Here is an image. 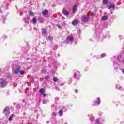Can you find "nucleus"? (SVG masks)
<instances>
[{"label": "nucleus", "instance_id": "nucleus-1", "mask_svg": "<svg viewBox=\"0 0 124 124\" xmlns=\"http://www.w3.org/2000/svg\"><path fill=\"white\" fill-rule=\"evenodd\" d=\"M8 82L6 81V80L4 79H0V86L1 87V88H3L5 87L7 85V83Z\"/></svg>", "mask_w": 124, "mask_h": 124}, {"label": "nucleus", "instance_id": "nucleus-2", "mask_svg": "<svg viewBox=\"0 0 124 124\" xmlns=\"http://www.w3.org/2000/svg\"><path fill=\"white\" fill-rule=\"evenodd\" d=\"M3 113L5 116H8L10 114V111H9V107H6L3 110Z\"/></svg>", "mask_w": 124, "mask_h": 124}, {"label": "nucleus", "instance_id": "nucleus-3", "mask_svg": "<svg viewBox=\"0 0 124 124\" xmlns=\"http://www.w3.org/2000/svg\"><path fill=\"white\" fill-rule=\"evenodd\" d=\"M12 72H13V73H15L16 74H18V73H19V72H20V67L17 66L15 68H13Z\"/></svg>", "mask_w": 124, "mask_h": 124}, {"label": "nucleus", "instance_id": "nucleus-4", "mask_svg": "<svg viewBox=\"0 0 124 124\" xmlns=\"http://www.w3.org/2000/svg\"><path fill=\"white\" fill-rule=\"evenodd\" d=\"M100 104V98H97V100L93 103V105L96 106V105H99Z\"/></svg>", "mask_w": 124, "mask_h": 124}, {"label": "nucleus", "instance_id": "nucleus-5", "mask_svg": "<svg viewBox=\"0 0 124 124\" xmlns=\"http://www.w3.org/2000/svg\"><path fill=\"white\" fill-rule=\"evenodd\" d=\"M73 37L71 36H68V37H67L66 38V41H67V43L68 44H69V42H71V41H73Z\"/></svg>", "mask_w": 124, "mask_h": 124}, {"label": "nucleus", "instance_id": "nucleus-6", "mask_svg": "<svg viewBox=\"0 0 124 124\" xmlns=\"http://www.w3.org/2000/svg\"><path fill=\"white\" fill-rule=\"evenodd\" d=\"M89 20V16H83L82 17V22H87Z\"/></svg>", "mask_w": 124, "mask_h": 124}, {"label": "nucleus", "instance_id": "nucleus-7", "mask_svg": "<svg viewBox=\"0 0 124 124\" xmlns=\"http://www.w3.org/2000/svg\"><path fill=\"white\" fill-rule=\"evenodd\" d=\"M42 33L43 36H46V35H47L46 31L45 29L43 28L42 29Z\"/></svg>", "mask_w": 124, "mask_h": 124}, {"label": "nucleus", "instance_id": "nucleus-8", "mask_svg": "<svg viewBox=\"0 0 124 124\" xmlns=\"http://www.w3.org/2000/svg\"><path fill=\"white\" fill-rule=\"evenodd\" d=\"M77 11V5L75 4L73 7V13H75Z\"/></svg>", "mask_w": 124, "mask_h": 124}, {"label": "nucleus", "instance_id": "nucleus-9", "mask_svg": "<svg viewBox=\"0 0 124 124\" xmlns=\"http://www.w3.org/2000/svg\"><path fill=\"white\" fill-rule=\"evenodd\" d=\"M78 24H79V21L78 20H75L72 22V25H73L74 26L78 25Z\"/></svg>", "mask_w": 124, "mask_h": 124}, {"label": "nucleus", "instance_id": "nucleus-10", "mask_svg": "<svg viewBox=\"0 0 124 124\" xmlns=\"http://www.w3.org/2000/svg\"><path fill=\"white\" fill-rule=\"evenodd\" d=\"M53 37L52 36H48L46 37V40H49V41H52L53 40Z\"/></svg>", "mask_w": 124, "mask_h": 124}, {"label": "nucleus", "instance_id": "nucleus-11", "mask_svg": "<svg viewBox=\"0 0 124 124\" xmlns=\"http://www.w3.org/2000/svg\"><path fill=\"white\" fill-rule=\"evenodd\" d=\"M80 73L78 71H77L76 72L74 73V77H75V78H76L77 76H78V75H80Z\"/></svg>", "mask_w": 124, "mask_h": 124}, {"label": "nucleus", "instance_id": "nucleus-12", "mask_svg": "<svg viewBox=\"0 0 124 124\" xmlns=\"http://www.w3.org/2000/svg\"><path fill=\"white\" fill-rule=\"evenodd\" d=\"M108 16H104L102 17V20L103 21H106V20H108Z\"/></svg>", "mask_w": 124, "mask_h": 124}, {"label": "nucleus", "instance_id": "nucleus-13", "mask_svg": "<svg viewBox=\"0 0 124 124\" xmlns=\"http://www.w3.org/2000/svg\"><path fill=\"white\" fill-rule=\"evenodd\" d=\"M42 14L43 15H47L48 14V10H45V11H43Z\"/></svg>", "mask_w": 124, "mask_h": 124}, {"label": "nucleus", "instance_id": "nucleus-14", "mask_svg": "<svg viewBox=\"0 0 124 124\" xmlns=\"http://www.w3.org/2000/svg\"><path fill=\"white\" fill-rule=\"evenodd\" d=\"M63 13L64 15H68V11H66V10H63Z\"/></svg>", "mask_w": 124, "mask_h": 124}, {"label": "nucleus", "instance_id": "nucleus-15", "mask_svg": "<svg viewBox=\"0 0 124 124\" xmlns=\"http://www.w3.org/2000/svg\"><path fill=\"white\" fill-rule=\"evenodd\" d=\"M58 114L59 115V116H62V115H63V111H62V110H60Z\"/></svg>", "mask_w": 124, "mask_h": 124}, {"label": "nucleus", "instance_id": "nucleus-16", "mask_svg": "<svg viewBox=\"0 0 124 124\" xmlns=\"http://www.w3.org/2000/svg\"><path fill=\"white\" fill-rule=\"evenodd\" d=\"M112 8L113 9H115V6H114L113 5H110L108 6V9H111Z\"/></svg>", "mask_w": 124, "mask_h": 124}, {"label": "nucleus", "instance_id": "nucleus-17", "mask_svg": "<svg viewBox=\"0 0 124 124\" xmlns=\"http://www.w3.org/2000/svg\"><path fill=\"white\" fill-rule=\"evenodd\" d=\"M116 89H118L119 90H121V91H124V89L122 88L120 86V85H116Z\"/></svg>", "mask_w": 124, "mask_h": 124}, {"label": "nucleus", "instance_id": "nucleus-18", "mask_svg": "<svg viewBox=\"0 0 124 124\" xmlns=\"http://www.w3.org/2000/svg\"><path fill=\"white\" fill-rule=\"evenodd\" d=\"M108 0H103V4L106 5L107 3H108Z\"/></svg>", "mask_w": 124, "mask_h": 124}, {"label": "nucleus", "instance_id": "nucleus-19", "mask_svg": "<svg viewBox=\"0 0 124 124\" xmlns=\"http://www.w3.org/2000/svg\"><path fill=\"white\" fill-rule=\"evenodd\" d=\"M45 90H44V89L41 88L39 89V93H42L44 92H45Z\"/></svg>", "mask_w": 124, "mask_h": 124}, {"label": "nucleus", "instance_id": "nucleus-20", "mask_svg": "<svg viewBox=\"0 0 124 124\" xmlns=\"http://www.w3.org/2000/svg\"><path fill=\"white\" fill-rule=\"evenodd\" d=\"M44 79L45 80H49V79H50V77L49 76H46L44 77Z\"/></svg>", "mask_w": 124, "mask_h": 124}, {"label": "nucleus", "instance_id": "nucleus-21", "mask_svg": "<svg viewBox=\"0 0 124 124\" xmlns=\"http://www.w3.org/2000/svg\"><path fill=\"white\" fill-rule=\"evenodd\" d=\"M53 81H54V82H58V78H57V77L53 78Z\"/></svg>", "mask_w": 124, "mask_h": 124}, {"label": "nucleus", "instance_id": "nucleus-22", "mask_svg": "<svg viewBox=\"0 0 124 124\" xmlns=\"http://www.w3.org/2000/svg\"><path fill=\"white\" fill-rule=\"evenodd\" d=\"M24 21L25 22V23H27V24H28L29 20V17H27L26 19L24 18Z\"/></svg>", "mask_w": 124, "mask_h": 124}, {"label": "nucleus", "instance_id": "nucleus-23", "mask_svg": "<svg viewBox=\"0 0 124 124\" xmlns=\"http://www.w3.org/2000/svg\"><path fill=\"white\" fill-rule=\"evenodd\" d=\"M29 15H31V16H32V15H33V12L31 10L29 11Z\"/></svg>", "mask_w": 124, "mask_h": 124}, {"label": "nucleus", "instance_id": "nucleus-24", "mask_svg": "<svg viewBox=\"0 0 124 124\" xmlns=\"http://www.w3.org/2000/svg\"><path fill=\"white\" fill-rule=\"evenodd\" d=\"M33 21V23H34V24H35L36 23V22H37V20L36 19V18H34L32 20Z\"/></svg>", "mask_w": 124, "mask_h": 124}, {"label": "nucleus", "instance_id": "nucleus-25", "mask_svg": "<svg viewBox=\"0 0 124 124\" xmlns=\"http://www.w3.org/2000/svg\"><path fill=\"white\" fill-rule=\"evenodd\" d=\"M19 73L21 75H23V74H24L25 71L24 70L19 71Z\"/></svg>", "mask_w": 124, "mask_h": 124}, {"label": "nucleus", "instance_id": "nucleus-26", "mask_svg": "<svg viewBox=\"0 0 124 124\" xmlns=\"http://www.w3.org/2000/svg\"><path fill=\"white\" fill-rule=\"evenodd\" d=\"M51 116H53V117H56L57 116V113H56V112H53Z\"/></svg>", "mask_w": 124, "mask_h": 124}, {"label": "nucleus", "instance_id": "nucleus-27", "mask_svg": "<svg viewBox=\"0 0 124 124\" xmlns=\"http://www.w3.org/2000/svg\"><path fill=\"white\" fill-rule=\"evenodd\" d=\"M13 116H14V115L12 114L10 118H9V121H12V118H13Z\"/></svg>", "mask_w": 124, "mask_h": 124}, {"label": "nucleus", "instance_id": "nucleus-28", "mask_svg": "<svg viewBox=\"0 0 124 124\" xmlns=\"http://www.w3.org/2000/svg\"><path fill=\"white\" fill-rule=\"evenodd\" d=\"M1 19H2V20H3V21H5V20H6V18H5V16H2Z\"/></svg>", "mask_w": 124, "mask_h": 124}, {"label": "nucleus", "instance_id": "nucleus-29", "mask_svg": "<svg viewBox=\"0 0 124 124\" xmlns=\"http://www.w3.org/2000/svg\"><path fill=\"white\" fill-rule=\"evenodd\" d=\"M41 73H45L46 72V70H44V69H43L41 71Z\"/></svg>", "mask_w": 124, "mask_h": 124}, {"label": "nucleus", "instance_id": "nucleus-30", "mask_svg": "<svg viewBox=\"0 0 124 124\" xmlns=\"http://www.w3.org/2000/svg\"><path fill=\"white\" fill-rule=\"evenodd\" d=\"M105 56H106V54H105V53H103L101 54L102 58L105 57Z\"/></svg>", "mask_w": 124, "mask_h": 124}, {"label": "nucleus", "instance_id": "nucleus-31", "mask_svg": "<svg viewBox=\"0 0 124 124\" xmlns=\"http://www.w3.org/2000/svg\"><path fill=\"white\" fill-rule=\"evenodd\" d=\"M57 27H58V29H62V26L60 25H57Z\"/></svg>", "mask_w": 124, "mask_h": 124}, {"label": "nucleus", "instance_id": "nucleus-32", "mask_svg": "<svg viewBox=\"0 0 124 124\" xmlns=\"http://www.w3.org/2000/svg\"><path fill=\"white\" fill-rule=\"evenodd\" d=\"M91 16L92 17H93V16H94V13L93 12L91 13Z\"/></svg>", "mask_w": 124, "mask_h": 124}, {"label": "nucleus", "instance_id": "nucleus-33", "mask_svg": "<svg viewBox=\"0 0 124 124\" xmlns=\"http://www.w3.org/2000/svg\"><path fill=\"white\" fill-rule=\"evenodd\" d=\"M121 58V56H118L117 57H116V59L117 60H120V59Z\"/></svg>", "mask_w": 124, "mask_h": 124}, {"label": "nucleus", "instance_id": "nucleus-34", "mask_svg": "<svg viewBox=\"0 0 124 124\" xmlns=\"http://www.w3.org/2000/svg\"><path fill=\"white\" fill-rule=\"evenodd\" d=\"M93 120H94V118H93V117L90 118V120L91 121V122H93Z\"/></svg>", "mask_w": 124, "mask_h": 124}, {"label": "nucleus", "instance_id": "nucleus-35", "mask_svg": "<svg viewBox=\"0 0 124 124\" xmlns=\"http://www.w3.org/2000/svg\"><path fill=\"white\" fill-rule=\"evenodd\" d=\"M98 123H99V120L97 119V120H96V124H98Z\"/></svg>", "mask_w": 124, "mask_h": 124}, {"label": "nucleus", "instance_id": "nucleus-36", "mask_svg": "<svg viewBox=\"0 0 124 124\" xmlns=\"http://www.w3.org/2000/svg\"><path fill=\"white\" fill-rule=\"evenodd\" d=\"M75 93H78V90L75 89Z\"/></svg>", "mask_w": 124, "mask_h": 124}, {"label": "nucleus", "instance_id": "nucleus-37", "mask_svg": "<svg viewBox=\"0 0 124 124\" xmlns=\"http://www.w3.org/2000/svg\"><path fill=\"white\" fill-rule=\"evenodd\" d=\"M41 95H43L44 97H45V96H46V94L44 93H42Z\"/></svg>", "mask_w": 124, "mask_h": 124}, {"label": "nucleus", "instance_id": "nucleus-38", "mask_svg": "<svg viewBox=\"0 0 124 124\" xmlns=\"http://www.w3.org/2000/svg\"><path fill=\"white\" fill-rule=\"evenodd\" d=\"M23 15V12H20V16H22Z\"/></svg>", "mask_w": 124, "mask_h": 124}, {"label": "nucleus", "instance_id": "nucleus-39", "mask_svg": "<svg viewBox=\"0 0 124 124\" xmlns=\"http://www.w3.org/2000/svg\"><path fill=\"white\" fill-rule=\"evenodd\" d=\"M55 99H56V100H59V98H58V97L56 98Z\"/></svg>", "mask_w": 124, "mask_h": 124}, {"label": "nucleus", "instance_id": "nucleus-40", "mask_svg": "<svg viewBox=\"0 0 124 124\" xmlns=\"http://www.w3.org/2000/svg\"><path fill=\"white\" fill-rule=\"evenodd\" d=\"M0 12H2V11H1V9L0 8Z\"/></svg>", "mask_w": 124, "mask_h": 124}, {"label": "nucleus", "instance_id": "nucleus-41", "mask_svg": "<svg viewBox=\"0 0 124 124\" xmlns=\"http://www.w3.org/2000/svg\"><path fill=\"white\" fill-rule=\"evenodd\" d=\"M123 73H124V70L122 71Z\"/></svg>", "mask_w": 124, "mask_h": 124}, {"label": "nucleus", "instance_id": "nucleus-42", "mask_svg": "<svg viewBox=\"0 0 124 124\" xmlns=\"http://www.w3.org/2000/svg\"><path fill=\"white\" fill-rule=\"evenodd\" d=\"M64 108H65V107H63L62 108V109H63Z\"/></svg>", "mask_w": 124, "mask_h": 124}, {"label": "nucleus", "instance_id": "nucleus-43", "mask_svg": "<svg viewBox=\"0 0 124 124\" xmlns=\"http://www.w3.org/2000/svg\"><path fill=\"white\" fill-rule=\"evenodd\" d=\"M46 123L47 124H49V121H47Z\"/></svg>", "mask_w": 124, "mask_h": 124}, {"label": "nucleus", "instance_id": "nucleus-44", "mask_svg": "<svg viewBox=\"0 0 124 124\" xmlns=\"http://www.w3.org/2000/svg\"><path fill=\"white\" fill-rule=\"evenodd\" d=\"M65 124H67V123H65Z\"/></svg>", "mask_w": 124, "mask_h": 124}]
</instances>
